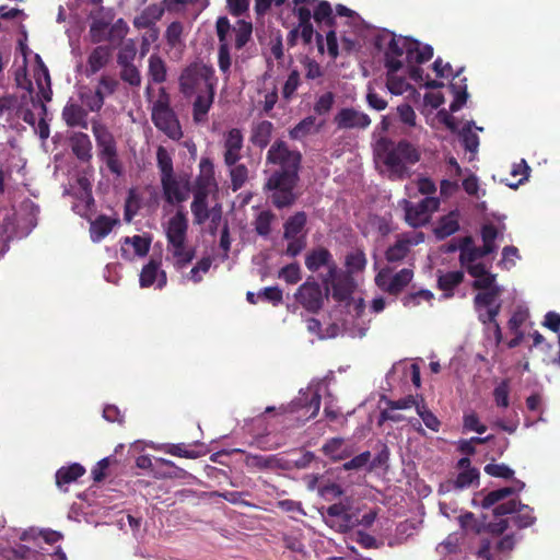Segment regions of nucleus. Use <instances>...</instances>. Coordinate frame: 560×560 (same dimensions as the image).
I'll list each match as a JSON object with an SVG mask.
<instances>
[{"instance_id":"nucleus-33","label":"nucleus","mask_w":560,"mask_h":560,"mask_svg":"<svg viewBox=\"0 0 560 560\" xmlns=\"http://www.w3.org/2000/svg\"><path fill=\"white\" fill-rule=\"evenodd\" d=\"M110 59V50L106 46L95 47L88 56V66L84 74L91 77L102 70Z\"/></svg>"},{"instance_id":"nucleus-29","label":"nucleus","mask_w":560,"mask_h":560,"mask_svg":"<svg viewBox=\"0 0 560 560\" xmlns=\"http://www.w3.org/2000/svg\"><path fill=\"white\" fill-rule=\"evenodd\" d=\"M457 468L459 470L456 479L453 482V487L462 490L465 488H469L475 483H478L479 480V471L477 468L471 467L470 460L468 457H463L457 463Z\"/></svg>"},{"instance_id":"nucleus-55","label":"nucleus","mask_w":560,"mask_h":560,"mask_svg":"<svg viewBox=\"0 0 560 560\" xmlns=\"http://www.w3.org/2000/svg\"><path fill=\"white\" fill-rule=\"evenodd\" d=\"M416 411L428 429L434 432L439 431L441 424L440 420L427 408L424 404L416 405Z\"/></svg>"},{"instance_id":"nucleus-52","label":"nucleus","mask_w":560,"mask_h":560,"mask_svg":"<svg viewBox=\"0 0 560 560\" xmlns=\"http://www.w3.org/2000/svg\"><path fill=\"white\" fill-rule=\"evenodd\" d=\"M137 54V46L135 40L132 39H126L122 42L118 56H117V62L119 66L125 65H132V61Z\"/></svg>"},{"instance_id":"nucleus-10","label":"nucleus","mask_w":560,"mask_h":560,"mask_svg":"<svg viewBox=\"0 0 560 560\" xmlns=\"http://www.w3.org/2000/svg\"><path fill=\"white\" fill-rule=\"evenodd\" d=\"M326 384L318 382L312 383L306 389H301L299 397H296L287 407H281L283 412H300L304 411L299 418L305 417L306 419L314 418L320 408L322 392H326Z\"/></svg>"},{"instance_id":"nucleus-41","label":"nucleus","mask_w":560,"mask_h":560,"mask_svg":"<svg viewBox=\"0 0 560 560\" xmlns=\"http://www.w3.org/2000/svg\"><path fill=\"white\" fill-rule=\"evenodd\" d=\"M252 25L244 21H238L236 26L231 27V33L228 35L229 44L234 40L237 49L242 48L250 38Z\"/></svg>"},{"instance_id":"nucleus-12","label":"nucleus","mask_w":560,"mask_h":560,"mask_svg":"<svg viewBox=\"0 0 560 560\" xmlns=\"http://www.w3.org/2000/svg\"><path fill=\"white\" fill-rule=\"evenodd\" d=\"M402 202L405 205V219L413 228L422 226L429 222L431 213L439 207V200L430 196H427L417 203L407 200Z\"/></svg>"},{"instance_id":"nucleus-46","label":"nucleus","mask_w":560,"mask_h":560,"mask_svg":"<svg viewBox=\"0 0 560 560\" xmlns=\"http://www.w3.org/2000/svg\"><path fill=\"white\" fill-rule=\"evenodd\" d=\"M319 127L320 125H317L314 116H307L290 131V136L293 139H301L307 135L316 132Z\"/></svg>"},{"instance_id":"nucleus-57","label":"nucleus","mask_w":560,"mask_h":560,"mask_svg":"<svg viewBox=\"0 0 560 560\" xmlns=\"http://www.w3.org/2000/svg\"><path fill=\"white\" fill-rule=\"evenodd\" d=\"M300 84H301L300 73L296 70L291 71L290 74L288 75V78L284 82L283 89H282L283 98L287 101H290L294 96Z\"/></svg>"},{"instance_id":"nucleus-14","label":"nucleus","mask_w":560,"mask_h":560,"mask_svg":"<svg viewBox=\"0 0 560 560\" xmlns=\"http://www.w3.org/2000/svg\"><path fill=\"white\" fill-rule=\"evenodd\" d=\"M165 200L171 203H180L185 201L190 190V180L187 175H171L161 179Z\"/></svg>"},{"instance_id":"nucleus-23","label":"nucleus","mask_w":560,"mask_h":560,"mask_svg":"<svg viewBox=\"0 0 560 560\" xmlns=\"http://www.w3.org/2000/svg\"><path fill=\"white\" fill-rule=\"evenodd\" d=\"M335 122L340 129H364L370 126V117L354 108H342L335 116Z\"/></svg>"},{"instance_id":"nucleus-2","label":"nucleus","mask_w":560,"mask_h":560,"mask_svg":"<svg viewBox=\"0 0 560 560\" xmlns=\"http://www.w3.org/2000/svg\"><path fill=\"white\" fill-rule=\"evenodd\" d=\"M217 82L213 68L203 63H191L183 70L179 77V89L186 97L196 95L192 104L195 122L201 124L207 120L214 100Z\"/></svg>"},{"instance_id":"nucleus-11","label":"nucleus","mask_w":560,"mask_h":560,"mask_svg":"<svg viewBox=\"0 0 560 560\" xmlns=\"http://www.w3.org/2000/svg\"><path fill=\"white\" fill-rule=\"evenodd\" d=\"M152 120L155 127L171 139L178 140L183 136L182 128L174 112L161 101L156 102L153 106Z\"/></svg>"},{"instance_id":"nucleus-16","label":"nucleus","mask_w":560,"mask_h":560,"mask_svg":"<svg viewBox=\"0 0 560 560\" xmlns=\"http://www.w3.org/2000/svg\"><path fill=\"white\" fill-rule=\"evenodd\" d=\"M231 33V25L228 18L222 16L217 21V34L220 42L218 52V63L221 72L229 78L230 69L232 66V58L230 55V45L228 42V35Z\"/></svg>"},{"instance_id":"nucleus-15","label":"nucleus","mask_w":560,"mask_h":560,"mask_svg":"<svg viewBox=\"0 0 560 560\" xmlns=\"http://www.w3.org/2000/svg\"><path fill=\"white\" fill-rule=\"evenodd\" d=\"M413 272L409 268H404L395 275L389 268H383L375 277L377 287L386 292L396 294L400 292L411 280Z\"/></svg>"},{"instance_id":"nucleus-1","label":"nucleus","mask_w":560,"mask_h":560,"mask_svg":"<svg viewBox=\"0 0 560 560\" xmlns=\"http://www.w3.org/2000/svg\"><path fill=\"white\" fill-rule=\"evenodd\" d=\"M267 161L280 166V170L275 172L266 184V187L272 191L273 203L278 208L291 205L295 198L293 188L298 180V170L301 162L300 153L289 150L284 142L278 141L270 147Z\"/></svg>"},{"instance_id":"nucleus-36","label":"nucleus","mask_w":560,"mask_h":560,"mask_svg":"<svg viewBox=\"0 0 560 560\" xmlns=\"http://www.w3.org/2000/svg\"><path fill=\"white\" fill-rule=\"evenodd\" d=\"M61 537V534L58 532L36 528H30L20 535V539L22 541L34 542L36 546L39 541H45L46 544H55L59 541Z\"/></svg>"},{"instance_id":"nucleus-28","label":"nucleus","mask_w":560,"mask_h":560,"mask_svg":"<svg viewBox=\"0 0 560 560\" xmlns=\"http://www.w3.org/2000/svg\"><path fill=\"white\" fill-rule=\"evenodd\" d=\"M192 195L194 200L191 202V213L196 224L205 223L210 215H212L213 221L220 218V212H217L214 208L209 210L208 198L210 195L203 192H192Z\"/></svg>"},{"instance_id":"nucleus-48","label":"nucleus","mask_w":560,"mask_h":560,"mask_svg":"<svg viewBox=\"0 0 560 560\" xmlns=\"http://www.w3.org/2000/svg\"><path fill=\"white\" fill-rule=\"evenodd\" d=\"M306 327L311 334L318 336L320 339L335 338L340 334V328L337 324L329 325L325 331H323L320 323L315 318H308L306 320Z\"/></svg>"},{"instance_id":"nucleus-50","label":"nucleus","mask_w":560,"mask_h":560,"mask_svg":"<svg viewBox=\"0 0 560 560\" xmlns=\"http://www.w3.org/2000/svg\"><path fill=\"white\" fill-rule=\"evenodd\" d=\"M79 184L83 189L82 200L73 206V210L80 215H85L86 212L91 209L94 200L91 195L89 182L82 178L79 180Z\"/></svg>"},{"instance_id":"nucleus-53","label":"nucleus","mask_w":560,"mask_h":560,"mask_svg":"<svg viewBox=\"0 0 560 560\" xmlns=\"http://www.w3.org/2000/svg\"><path fill=\"white\" fill-rule=\"evenodd\" d=\"M458 230V222L453 214L443 218L435 228L434 233L438 238H445Z\"/></svg>"},{"instance_id":"nucleus-31","label":"nucleus","mask_w":560,"mask_h":560,"mask_svg":"<svg viewBox=\"0 0 560 560\" xmlns=\"http://www.w3.org/2000/svg\"><path fill=\"white\" fill-rule=\"evenodd\" d=\"M88 110L77 103L74 100H69L62 110V118L70 127H86Z\"/></svg>"},{"instance_id":"nucleus-9","label":"nucleus","mask_w":560,"mask_h":560,"mask_svg":"<svg viewBox=\"0 0 560 560\" xmlns=\"http://www.w3.org/2000/svg\"><path fill=\"white\" fill-rule=\"evenodd\" d=\"M386 68V86L393 95H402L406 100H417L419 93L413 83L430 89L443 86L442 82L430 80L423 75V71L418 66L409 67H385Z\"/></svg>"},{"instance_id":"nucleus-6","label":"nucleus","mask_w":560,"mask_h":560,"mask_svg":"<svg viewBox=\"0 0 560 560\" xmlns=\"http://www.w3.org/2000/svg\"><path fill=\"white\" fill-rule=\"evenodd\" d=\"M505 229L503 219L498 224L487 222L481 229L482 247L474 246L470 241L464 243L460 247L459 260L469 276H479L483 268L491 267V264L486 261V256L495 252L494 242L503 236Z\"/></svg>"},{"instance_id":"nucleus-35","label":"nucleus","mask_w":560,"mask_h":560,"mask_svg":"<svg viewBox=\"0 0 560 560\" xmlns=\"http://www.w3.org/2000/svg\"><path fill=\"white\" fill-rule=\"evenodd\" d=\"M92 130L101 155L117 151L115 139L107 127L94 122Z\"/></svg>"},{"instance_id":"nucleus-13","label":"nucleus","mask_w":560,"mask_h":560,"mask_svg":"<svg viewBox=\"0 0 560 560\" xmlns=\"http://www.w3.org/2000/svg\"><path fill=\"white\" fill-rule=\"evenodd\" d=\"M424 241V234L420 231H411L397 236V240L386 250V260L388 262H398L405 259L411 247L422 243Z\"/></svg>"},{"instance_id":"nucleus-62","label":"nucleus","mask_w":560,"mask_h":560,"mask_svg":"<svg viewBox=\"0 0 560 560\" xmlns=\"http://www.w3.org/2000/svg\"><path fill=\"white\" fill-rule=\"evenodd\" d=\"M184 26L179 22H173L166 30V39L170 46L178 47L182 45Z\"/></svg>"},{"instance_id":"nucleus-47","label":"nucleus","mask_w":560,"mask_h":560,"mask_svg":"<svg viewBox=\"0 0 560 560\" xmlns=\"http://www.w3.org/2000/svg\"><path fill=\"white\" fill-rule=\"evenodd\" d=\"M306 223V215L303 212H298L291 217L284 224L285 240L301 236V232Z\"/></svg>"},{"instance_id":"nucleus-43","label":"nucleus","mask_w":560,"mask_h":560,"mask_svg":"<svg viewBox=\"0 0 560 560\" xmlns=\"http://www.w3.org/2000/svg\"><path fill=\"white\" fill-rule=\"evenodd\" d=\"M81 105L88 112H97L102 108L104 100L100 92L91 89H82L79 93Z\"/></svg>"},{"instance_id":"nucleus-61","label":"nucleus","mask_w":560,"mask_h":560,"mask_svg":"<svg viewBox=\"0 0 560 560\" xmlns=\"http://www.w3.org/2000/svg\"><path fill=\"white\" fill-rule=\"evenodd\" d=\"M518 259V249L515 246H505L502 249V258L499 261V266L503 269L510 270L516 265Z\"/></svg>"},{"instance_id":"nucleus-19","label":"nucleus","mask_w":560,"mask_h":560,"mask_svg":"<svg viewBox=\"0 0 560 560\" xmlns=\"http://www.w3.org/2000/svg\"><path fill=\"white\" fill-rule=\"evenodd\" d=\"M192 192H203L213 195L218 190V184L214 178V166L208 158H202L199 162V174L192 186Z\"/></svg>"},{"instance_id":"nucleus-45","label":"nucleus","mask_w":560,"mask_h":560,"mask_svg":"<svg viewBox=\"0 0 560 560\" xmlns=\"http://www.w3.org/2000/svg\"><path fill=\"white\" fill-rule=\"evenodd\" d=\"M273 126L270 121L264 120L257 124L253 130L252 141L255 145L265 148L271 137Z\"/></svg>"},{"instance_id":"nucleus-63","label":"nucleus","mask_w":560,"mask_h":560,"mask_svg":"<svg viewBox=\"0 0 560 560\" xmlns=\"http://www.w3.org/2000/svg\"><path fill=\"white\" fill-rule=\"evenodd\" d=\"M117 86L118 81L115 78L109 75H102L95 90L96 92H100L102 98L105 100L106 96L115 93Z\"/></svg>"},{"instance_id":"nucleus-21","label":"nucleus","mask_w":560,"mask_h":560,"mask_svg":"<svg viewBox=\"0 0 560 560\" xmlns=\"http://www.w3.org/2000/svg\"><path fill=\"white\" fill-rule=\"evenodd\" d=\"M150 237L143 235L127 236L120 244L121 256L127 260L144 257L150 249Z\"/></svg>"},{"instance_id":"nucleus-30","label":"nucleus","mask_w":560,"mask_h":560,"mask_svg":"<svg viewBox=\"0 0 560 560\" xmlns=\"http://www.w3.org/2000/svg\"><path fill=\"white\" fill-rule=\"evenodd\" d=\"M213 259L210 256L202 257L199 259L195 266H192L189 270H186L188 265L182 270H177L180 272L183 282H191L199 283L202 281L203 277L209 272L212 266Z\"/></svg>"},{"instance_id":"nucleus-22","label":"nucleus","mask_w":560,"mask_h":560,"mask_svg":"<svg viewBox=\"0 0 560 560\" xmlns=\"http://www.w3.org/2000/svg\"><path fill=\"white\" fill-rule=\"evenodd\" d=\"M38 60V66L35 71V81L38 89V100L34 101V106H39L43 114L46 113V106L44 102H49L51 100V88H50V77L47 67L43 63L39 56H36Z\"/></svg>"},{"instance_id":"nucleus-58","label":"nucleus","mask_w":560,"mask_h":560,"mask_svg":"<svg viewBox=\"0 0 560 560\" xmlns=\"http://www.w3.org/2000/svg\"><path fill=\"white\" fill-rule=\"evenodd\" d=\"M510 387L506 381H502L493 389V398L497 407L508 408L510 405Z\"/></svg>"},{"instance_id":"nucleus-24","label":"nucleus","mask_w":560,"mask_h":560,"mask_svg":"<svg viewBox=\"0 0 560 560\" xmlns=\"http://www.w3.org/2000/svg\"><path fill=\"white\" fill-rule=\"evenodd\" d=\"M244 138L240 129L233 128L224 135V162L232 166L242 158Z\"/></svg>"},{"instance_id":"nucleus-27","label":"nucleus","mask_w":560,"mask_h":560,"mask_svg":"<svg viewBox=\"0 0 560 560\" xmlns=\"http://www.w3.org/2000/svg\"><path fill=\"white\" fill-rule=\"evenodd\" d=\"M322 452L330 460L340 462L351 457L354 453V448L341 438H331L323 444Z\"/></svg>"},{"instance_id":"nucleus-64","label":"nucleus","mask_w":560,"mask_h":560,"mask_svg":"<svg viewBox=\"0 0 560 560\" xmlns=\"http://www.w3.org/2000/svg\"><path fill=\"white\" fill-rule=\"evenodd\" d=\"M120 78L122 81L129 83L132 86H139L141 83V74L137 67L133 65L120 66Z\"/></svg>"},{"instance_id":"nucleus-3","label":"nucleus","mask_w":560,"mask_h":560,"mask_svg":"<svg viewBox=\"0 0 560 560\" xmlns=\"http://www.w3.org/2000/svg\"><path fill=\"white\" fill-rule=\"evenodd\" d=\"M374 45L383 52L385 67L417 66L430 60L433 56V48L430 45L389 31L378 33L374 38Z\"/></svg>"},{"instance_id":"nucleus-26","label":"nucleus","mask_w":560,"mask_h":560,"mask_svg":"<svg viewBox=\"0 0 560 560\" xmlns=\"http://www.w3.org/2000/svg\"><path fill=\"white\" fill-rule=\"evenodd\" d=\"M166 281V273L161 269V262L158 260H150L140 272L139 282L141 288L155 285V288L162 289Z\"/></svg>"},{"instance_id":"nucleus-37","label":"nucleus","mask_w":560,"mask_h":560,"mask_svg":"<svg viewBox=\"0 0 560 560\" xmlns=\"http://www.w3.org/2000/svg\"><path fill=\"white\" fill-rule=\"evenodd\" d=\"M117 223L116 220L106 217L100 215L97 219L91 222L90 225V235L91 240L94 243L101 242L113 230L114 225Z\"/></svg>"},{"instance_id":"nucleus-49","label":"nucleus","mask_w":560,"mask_h":560,"mask_svg":"<svg viewBox=\"0 0 560 560\" xmlns=\"http://www.w3.org/2000/svg\"><path fill=\"white\" fill-rule=\"evenodd\" d=\"M149 77L154 83H162L166 80L165 62L156 55L149 58Z\"/></svg>"},{"instance_id":"nucleus-25","label":"nucleus","mask_w":560,"mask_h":560,"mask_svg":"<svg viewBox=\"0 0 560 560\" xmlns=\"http://www.w3.org/2000/svg\"><path fill=\"white\" fill-rule=\"evenodd\" d=\"M305 265L311 271H317L320 268H325L327 273L324 277L336 276L337 267L331 258L330 253L325 248H316L307 254L305 258Z\"/></svg>"},{"instance_id":"nucleus-42","label":"nucleus","mask_w":560,"mask_h":560,"mask_svg":"<svg viewBox=\"0 0 560 560\" xmlns=\"http://www.w3.org/2000/svg\"><path fill=\"white\" fill-rule=\"evenodd\" d=\"M163 14V10L158 5L147 7L138 16H136L133 24L138 28L150 27Z\"/></svg>"},{"instance_id":"nucleus-32","label":"nucleus","mask_w":560,"mask_h":560,"mask_svg":"<svg viewBox=\"0 0 560 560\" xmlns=\"http://www.w3.org/2000/svg\"><path fill=\"white\" fill-rule=\"evenodd\" d=\"M462 537L459 534H451L438 547L436 551L441 560H462L463 553L460 549Z\"/></svg>"},{"instance_id":"nucleus-4","label":"nucleus","mask_w":560,"mask_h":560,"mask_svg":"<svg viewBox=\"0 0 560 560\" xmlns=\"http://www.w3.org/2000/svg\"><path fill=\"white\" fill-rule=\"evenodd\" d=\"M524 488L525 483L523 481L514 479L511 486L487 493L482 499L481 505L483 509L493 506V514L495 516L515 514L514 522L521 528L530 526L535 522L533 510L528 505H524L511 498L520 493Z\"/></svg>"},{"instance_id":"nucleus-18","label":"nucleus","mask_w":560,"mask_h":560,"mask_svg":"<svg viewBox=\"0 0 560 560\" xmlns=\"http://www.w3.org/2000/svg\"><path fill=\"white\" fill-rule=\"evenodd\" d=\"M326 294L316 282H304L295 293L296 301L307 311L316 312L322 307Z\"/></svg>"},{"instance_id":"nucleus-44","label":"nucleus","mask_w":560,"mask_h":560,"mask_svg":"<svg viewBox=\"0 0 560 560\" xmlns=\"http://www.w3.org/2000/svg\"><path fill=\"white\" fill-rule=\"evenodd\" d=\"M466 79H459L458 82L451 83V89L454 94V100L450 105L451 112H457L466 103L468 93H467V85H466Z\"/></svg>"},{"instance_id":"nucleus-38","label":"nucleus","mask_w":560,"mask_h":560,"mask_svg":"<svg viewBox=\"0 0 560 560\" xmlns=\"http://www.w3.org/2000/svg\"><path fill=\"white\" fill-rule=\"evenodd\" d=\"M472 128L479 131L483 130L482 127L475 126L474 121H467L459 133L465 149L471 153V156L469 158L470 161L475 159V154L478 152L479 148V137Z\"/></svg>"},{"instance_id":"nucleus-20","label":"nucleus","mask_w":560,"mask_h":560,"mask_svg":"<svg viewBox=\"0 0 560 560\" xmlns=\"http://www.w3.org/2000/svg\"><path fill=\"white\" fill-rule=\"evenodd\" d=\"M323 281L326 287H331L332 296L335 300L339 302H346L347 306L351 307V303L349 299L353 292V282L352 280L342 273L336 270V276L334 277H323Z\"/></svg>"},{"instance_id":"nucleus-60","label":"nucleus","mask_w":560,"mask_h":560,"mask_svg":"<svg viewBox=\"0 0 560 560\" xmlns=\"http://www.w3.org/2000/svg\"><path fill=\"white\" fill-rule=\"evenodd\" d=\"M346 264L351 272L361 271L366 265V258L362 250L355 249L348 254Z\"/></svg>"},{"instance_id":"nucleus-56","label":"nucleus","mask_w":560,"mask_h":560,"mask_svg":"<svg viewBox=\"0 0 560 560\" xmlns=\"http://www.w3.org/2000/svg\"><path fill=\"white\" fill-rule=\"evenodd\" d=\"M158 166L161 172V179L173 175V161L166 149L160 147L156 152Z\"/></svg>"},{"instance_id":"nucleus-54","label":"nucleus","mask_w":560,"mask_h":560,"mask_svg":"<svg viewBox=\"0 0 560 560\" xmlns=\"http://www.w3.org/2000/svg\"><path fill=\"white\" fill-rule=\"evenodd\" d=\"M463 428L465 431L476 432L482 434L487 431V427L480 422L479 416L468 410L463 416Z\"/></svg>"},{"instance_id":"nucleus-40","label":"nucleus","mask_w":560,"mask_h":560,"mask_svg":"<svg viewBox=\"0 0 560 560\" xmlns=\"http://www.w3.org/2000/svg\"><path fill=\"white\" fill-rule=\"evenodd\" d=\"M464 279L463 271L455 270L448 271L446 273H442L438 278L439 288L444 291L445 298H451L453 295V290L457 287Z\"/></svg>"},{"instance_id":"nucleus-39","label":"nucleus","mask_w":560,"mask_h":560,"mask_svg":"<svg viewBox=\"0 0 560 560\" xmlns=\"http://www.w3.org/2000/svg\"><path fill=\"white\" fill-rule=\"evenodd\" d=\"M71 147L73 153L80 160H89L91 158L92 143L86 133L75 132L71 137Z\"/></svg>"},{"instance_id":"nucleus-51","label":"nucleus","mask_w":560,"mask_h":560,"mask_svg":"<svg viewBox=\"0 0 560 560\" xmlns=\"http://www.w3.org/2000/svg\"><path fill=\"white\" fill-rule=\"evenodd\" d=\"M334 104L335 94L332 92H325L316 96L313 110L318 116H326L331 110Z\"/></svg>"},{"instance_id":"nucleus-5","label":"nucleus","mask_w":560,"mask_h":560,"mask_svg":"<svg viewBox=\"0 0 560 560\" xmlns=\"http://www.w3.org/2000/svg\"><path fill=\"white\" fill-rule=\"evenodd\" d=\"M377 163H382V173L390 179H401L410 175V168L419 162L418 148L408 141L387 143L381 141L375 150Z\"/></svg>"},{"instance_id":"nucleus-59","label":"nucleus","mask_w":560,"mask_h":560,"mask_svg":"<svg viewBox=\"0 0 560 560\" xmlns=\"http://www.w3.org/2000/svg\"><path fill=\"white\" fill-rule=\"evenodd\" d=\"M0 220H2L3 234L5 238L10 240L20 236L16 230L14 212L10 213L7 211L5 213H0Z\"/></svg>"},{"instance_id":"nucleus-34","label":"nucleus","mask_w":560,"mask_h":560,"mask_svg":"<svg viewBox=\"0 0 560 560\" xmlns=\"http://www.w3.org/2000/svg\"><path fill=\"white\" fill-rule=\"evenodd\" d=\"M85 474V468L78 464L73 463L69 466L61 467L56 472V485L61 490H67V486Z\"/></svg>"},{"instance_id":"nucleus-7","label":"nucleus","mask_w":560,"mask_h":560,"mask_svg":"<svg viewBox=\"0 0 560 560\" xmlns=\"http://www.w3.org/2000/svg\"><path fill=\"white\" fill-rule=\"evenodd\" d=\"M474 278L472 287L480 292L475 296V308L478 313L479 319L486 323H492L499 331L500 327L495 318L501 310V294L502 287L497 284L495 275L490 272V268H483L479 276H471Z\"/></svg>"},{"instance_id":"nucleus-17","label":"nucleus","mask_w":560,"mask_h":560,"mask_svg":"<svg viewBox=\"0 0 560 560\" xmlns=\"http://www.w3.org/2000/svg\"><path fill=\"white\" fill-rule=\"evenodd\" d=\"M323 517L329 527L338 532H347L358 523L349 513V509L341 503L330 505Z\"/></svg>"},{"instance_id":"nucleus-8","label":"nucleus","mask_w":560,"mask_h":560,"mask_svg":"<svg viewBox=\"0 0 560 560\" xmlns=\"http://www.w3.org/2000/svg\"><path fill=\"white\" fill-rule=\"evenodd\" d=\"M167 240L168 259L176 270L191 262L195 249L187 244L188 220L183 211H177L163 224Z\"/></svg>"}]
</instances>
